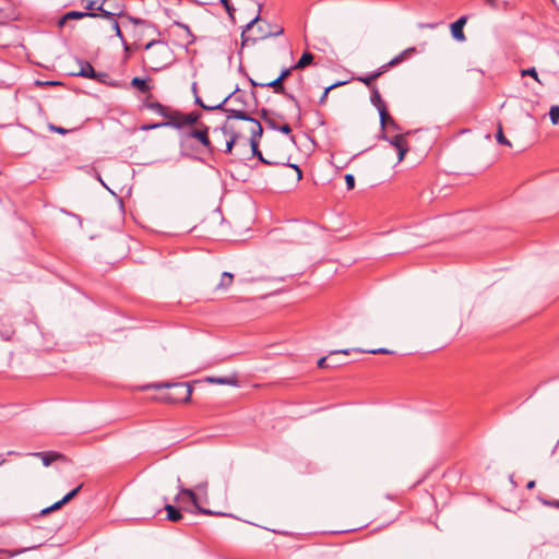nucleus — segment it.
Segmentation results:
<instances>
[{
    "mask_svg": "<svg viewBox=\"0 0 559 559\" xmlns=\"http://www.w3.org/2000/svg\"><path fill=\"white\" fill-rule=\"evenodd\" d=\"M81 2L87 12H95L98 14V17L106 20H111L115 16L127 19L131 24L134 25L133 36L136 38V40L141 39L146 29H153V32L159 34L157 26L150 21L132 16L128 13H124L123 10L108 11L105 9V5L109 2V0H82Z\"/></svg>",
    "mask_w": 559,
    "mask_h": 559,
    "instance_id": "nucleus-1",
    "label": "nucleus"
},
{
    "mask_svg": "<svg viewBox=\"0 0 559 559\" xmlns=\"http://www.w3.org/2000/svg\"><path fill=\"white\" fill-rule=\"evenodd\" d=\"M144 49L148 51L145 62L153 72L162 71L175 61L173 49L163 39L150 40Z\"/></svg>",
    "mask_w": 559,
    "mask_h": 559,
    "instance_id": "nucleus-2",
    "label": "nucleus"
},
{
    "mask_svg": "<svg viewBox=\"0 0 559 559\" xmlns=\"http://www.w3.org/2000/svg\"><path fill=\"white\" fill-rule=\"evenodd\" d=\"M151 389H175L176 393L169 394L166 400L171 403H187L190 402L192 395V385L190 383L182 382H158L148 385Z\"/></svg>",
    "mask_w": 559,
    "mask_h": 559,
    "instance_id": "nucleus-3",
    "label": "nucleus"
},
{
    "mask_svg": "<svg viewBox=\"0 0 559 559\" xmlns=\"http://www.w3.org/2000/svg\"><path fill=\"white\" fill-rule=\"evenodd\" d=\"M210 127L200 123V127L197 129H190L188 131H183L180 133V146L182 147L186 143V141L190 138L198 140L210 154H213L215 152V146L212 144L210 136Z\"/></svg>",
    "mask_w": 559,
    "mask_h": 559,
    "instance_id": "nucleus-4",
    "label": "nucleus"
},
{
    "mask_svg": "<svg viewBox=\"0 0 559 559\" xmlns=\"http://www.w3.org/2000/svg\"><path fill=\"white\" fill-rule=\"evenodd\" d=\"M230 119H238V120H245L252 123V127L250 129V140L249 144L250 146H254V143H259L260 138L263 135V128L259 120L251 117L247 111L245 110H229V116H227V121Z\"/></svg>",
    "mask_w": 559,
    "mask_h": 559,
    "instance_id": "nucleus-5",
    "label": "nucleus"
},
{
    "mask_svg": "<svg viewBox=\"0 0 559 559\" xmlns=\"http://www.w3.org/2000/svg\"><path fill=\"white\" fill-rule=\"evenodd\" d=\"M249 81L252 86L271 87V88H273L274 93L280 94V95L284 96L285 98L289 99L290 102H293L297 109V118L298 119L301 118V109H300V104H299L298 99L286 90L284 83L278 78H276L273 81L265 82V83L255 82L252 79H249Z\"/></svg>",
    "mask_w": 559,
    "mask_h": 559,
    "instance_id": "nucleus-6",
    "label": "nucleus"
},
{
    "mask_svg": "<svg viewBox=\"0 0 559 559\" xmlns=\"http://www.w3.org/2000/svg\"><path fill=\"white\" fill-rule=\"evenodd\" d=\"M214 132H222V134L228 136L223 152L225 154H230L234 146L240 139V133L234 128V126L228 124L227 121L223 126L214 128Z\"/></svg>",
    "mask_w": 559,
    "mask_h": 559,
    "instance_id": "nucleus-7",
    "label": "nucleus"
},
{
    "mask_svg": "<svg viewBox=\"0 0 559 559\" xmlns=\"http://www.w3.org/2000/svg\"><path fill=\"white\" fill-rule=\"evenodd\" d=\"M179 493L186 495L191 500L192 504L194 506L197 513L204 514V515H217V516H224L226 515L223 512L212 511L210 509L203 508L199 504L198 497L195 492L192 489L185 488L182 486H179Z\"/></svg>",
    "mask_w": 559,
    "mask_h": 559,
    "instance_id": "nucleus-8",
    "label": "nucleus"
},
{
    "mask_svg": "<svg viewBox=\"0 0 559 559\" xmlns=\"http://www.w3.org/2000/svg\"><path fill=\"white\" fill-rule=\"evenodd\" d=\"M467 20H468L467 15H462L455 22L450 24L451 36L453 37L454 40L460 41V43L466 40L463 28H464Z\"/></svg>",
    "mask_w": 559,
    "mask_h": 559,
    "instance_id": "nucleus-9",
    "label": "nucleus"
},
{
    "mask_svg": "<svg viewBox=\"0 0 559 559\" xmlns=\"http://www.w3.org/2000/svg\"><path fill=\"white\" fill-rule=\"evenodd\" d=\"M29 455L40 457L43 461L44 466H50L52 462L59 461V460H66V456L62 453L55 452V451H48V452H34Z\"/></svg>",
    "mask_w": 559,
    "mask_h": 559,
    "instance_id": "nucleus-10",
    "label": "nucleus"
},
{
    "mask_svg": "<svg viewBox=\"0 0 559 559\" xmlns=\"http://www.w3.org/2000/svg\"><path fill=\"white\" fill-rule=\"evenodd\" d=\"M84 17H98V14L95 12H87L85 11H69L62 15V17L59 20L58 24L59 26H62L67 20H81Z\"/></svg>",
    "mask_w": 559,
    "mask_h": 559,
    "instance_id": "nucleus-11",
    "label": "nucleus"
},
{
    "mask_svg": "<svg viewBox=\"0 0 559 559\" xmlns=\"http://www.w3.org/2000/svg\"><path fill=\"white\" fill-rule=\"evenodd\" d=\"M167 120L165 122H173L174 124H166V128H174V129H183V118L182 112L180 110H169L167 116L165 117Z\"/></svg>",
    "mask_w": 559,
    "mask_h": 559,
    "instance_id": "nucleus-12",
    "label": "nucleus"
},
{
    "mask_svg": "<svg viewBox=\"0 0 559 559\" xmlns=\"http://www.w3.org/2000/svg\"><path fill=\"white\" fill-rule=\"evenodd\" d=\"M78 64L79 71L73 72L72 75L82 76L91 80L92 78H94L95 69L87 60L79 59Z\"/></svg>",
    "mask_w": 559,
    "mask_h": 559,
    "instance_id": "nucleus-13",
    "label": "nucleus"
},
{
    "mask_svg": "<svg viewBox=\"0 0 559 559\" xmlns=\"http://www.w3.org/2000/svg\"><path fill=\"white\" fill-rule=\"evenodd\" d=\"M406 134H395L393 136H389L385 131L380 132L378 135L379 140L388 141L394 148H399L404 145L406 141Z\"/></svg>",
    "mask_w": 559,
    "mask_h": 559,
    "instance_id": "nucleus-14",
    "label": "nucleus"
},
{
    "mask_svg": "<svg viewBox=\"0 0 559 559\" xmlns=\"http://www.w3.org/2000/svg\"><path fill=\"white\" fill-rule=\"evenodd\" d=\"M164 510L167 512L166 519L170 522H179L183 519L181 510L173 504L165 503Z\"/></svg>",
    "mask_w": 559,
    "mask_h": 559,
    "instance_id": "nucleus-15",
    "label": "nucleus"
},
{
    "mask_svg": "<svg viewBox=\"0 0 559 559\" xmlns=\"http://www.w3.org/2000/svg\"><path fill=\"white\" fill-rule=\"evenodd\" d=\"M205 381L214 384L238 385V379L234 377H206Z\"/></svg>",
    "mask_w": 559,
    "mask_h": 559,
    "instance_id": "nucleus-16",
    "label": "nucleus"
},
{
    "mask_svg": "<svg viewBox=\"0 0 559 559\" xmlns=\"http://www.w3.org/2000/svg\"><path fill=\"white\" fill-rule=\"evenodd\" d=\"M150 79H144L140 76H134L130 84L132 87L136 88L141 93H148L151 91V86L148 85Z\"/></svg>",
    "mask_w": 559,
    "mask_h": 559,
    "instance_id": "nucleus-17",
    "label": "nucleus"
},
{
    "mask_svg": "<svg viewBox=\"0 0 559 559\" xmlns=\"http://www.w3.org/2000/svg\"><path fill=\"white\" fill-rule=\"evenodd\" d=\"M144 107L155 111L157 115L162 117H166L168 111L170 110L167 106L163 105L159 102H145Z\"/></svg>",
    "mask_w": 559,
    "mask_h": 559,
    "instance_id": "nucleus-18",
    "label": "nucleus"
},
{
    "mask_svg": "<svg viewBox=\"0 0 559 559\" xmlns=\"http://www.w3.org/2000/svg\"><path fill=\"white\" fill-rule=\"evenodd\" d=\"M234 281V274L230 272H223L219 283L215 286L216 290H227Z\"/></svg>",
    "mask_w": 559,
    "mask_h": 559,
    "instance_id": "nucleus-19",
    "label": "nucleus"
},
{
    "mask_svg": "<svg viewBox=\"0 0 559 559\" xmlns=\"http://www.w3.org/2000/svg\"><path fill=\"white\" fill-rule=\"evenodd\" d=\"M313 59H314V56L312 52L305 51L301 55V57L299 58V60L295 64L292 66V69H296V70L304 69L307 66L311 64L313 62Z\"/></svg>",
    "mask_w": 559,
    "mask_h": 559,
    "instance_id": "nucleus-20",
    "label": "nucleus"
},
{
    "mask_svg": "<svg viewBox=\"0 0 559 559\" xmlns=\"http://www.w3.org/2000/svg\"><path fill=\"white\" fill-rule=\"evenodd\" d=\"M202 117V114L198 110L190 111L188 114L182 112L183 123L185 127L193 126L199 123L200 118Z\"/></svg>",
    "mask_w": 559,
    "mask_h": 559,
    "instance_id": "nucleus-21",
    "label": "nucleus"
},
{
    "mask_svg": "<svg viewBox=\"0 0 559 559\" xmlns=\"http://www.w3.org/2000/svg\"><path fill=\"white\" fill-rule=\"evenodd\" d=\"M174 24L181 27L185 31L183 39L186 40L185 47L187 49L189 45H192L195 41V36L192 34L190 27L187 24L178 22V21H175Z\"/></svg>",
    "mask_w": 559,
    "mask_h": 559,
    "instance_id": "nucleus-22",
    "label": "nucleus"
},
{
    "mask_svg": "<svg viewBox=\"0 0 559 559\" xmlns=\"http://www.w3.org/2000/svg\"><path fill=\"white\" fill-rule=\"evenodd\" d=\"M370 102L378 110H379V108L386 107L384 100L382 99V97L376 86H372Z\"/></svg>",
    "mask_w": 559,
    "mask_h": 559,
    "instance_id": "nucleus-23",
    "label": "nucleus"
},
{
    "mask_svg": "<svg viewBox=\"0 0 559 559\" xmlns=\"http://www.w3.org/2000/svg\"><path fill=\"white\" fill-rule=\"evenodd\" d=\"M378 112L380 116V128H381V132H382V131H385L386 124H389L390 119H393V118L390 116L386 107L379 108Z\"/></svg>",
    "mask_w": 559,
    "mask_h": 559,
    "instance_id": "nucleus-24",
    "label": "nucleus"
},
{
    "mask_svg": "<svg viewBox=\"0 0 559 559\" xmlns=\"http://www.w3.org/2000/svg\"><path fill=\"white\" fill-rule=\"evenodd\" d=\"M284 33V28L283 27H277L275 31H272V32H264L262 27H259V36H258V39H263V38H267V37H276V36H280ZM257 38H252V41H255Z\"/></svg>",
    "mask_w": 559,
    "mask_h": 559,
    "instance_id": "nucleus-25",
    "label": "nucleus"
},
{
    "mask_svg": "<svg viewBox=\"0 0 559 559\" xmlns=\"http://www.w3.org/2000/svg\"><path fill=\"white\" fill-rule=\"evenodd\" d=\"M234 96V93H229L221 103L216 105H210L209 108H206V111H214V110H223L229 114V108H226V103Z\"/></svg>",
    "mask_w": 559,
    "mask_h": 559,
    "instance_id": "nucleus-26",
    "label": "nucleus"
},
{
    "mask_svg": "<svg viewBox=\"0 0 559 559\" xmlns=\"http://www.w3.org/2000/svg\"><path fill=\"white\" fill-rule=\"evenodd\" d=\"M269 112L270 111L267 109L262 108L261 109V118L264 120L267 128L277 131V128L280 124H277L274 119L269 117Z\"/></svg>",
    "mask_w": 559,
    "mask_h": 559,
    "instance_id": "nucleus-27",
    "label": "nucleus"
},
{
    "mask_svg": "<svg viewBox=\"0 0 559 559\" xmlns=\"http://www.w3.org/2000/svg\"><path fill=\"white\" fill-rule=\"evenodd\" d=\"M258 21H260L259 13L251 21H249L247 23V25L245 26V28L242 29V33H241L242 44H246L251 39L250 37L246 36V32L251 29Z\"/></svg>",
    "mask_w": 559,
    "mask_h": 559,
    "instance_id": "nucleus-28",
    "label": "nucleus"
},
{
    "mask_svg": "<svg viewBox=\"0 0 559 559\" xmlns=\"http://www.w3.org/2000/svg\"><path fill=\"white\" fill-rule=\"evenodd\" d=\"M345 82H342V81H337L329 86H326L321 95V97L319 98V104L320 105H323L325 102H326V98H328V95L330 93V91H332L333 88L337 87V86H341L343 85Z\"/></svg>",
    "mask_w": 559,
    "mask_h": 559,
    "instance_id": "nucleus-29",
    "label": "nucleus"
},
{
    "mask_svg": "<svg viewBox=\"0 0 559 559\" xmlns=\"http://www.w3.org/2000/svg\"><path fill=\"white\" fill-rule=\"evenodd\" d=\"M47 128H48L49 131H51L53 133L61 134V135L69 134V133L74 132L76 130V129H66L63 127L56 126L53 123H48Z\"/></svg>",
    "mask_w": 559,
    "mask_h": 559,
    "instance_id": "nucleus-30",
    "label": "nucleus"
},
{
    "mask_svg": "<svg viewBox=\"0 0 559 559\" xmlns=\"http://www.w3.org/2000/svg\"><path fill=\"white\" fill-rule=\"evenodd\" d=\"M252 156L257 157L261 163L265 165H273L272 162L264 158L262 152L259 150V143H254V146H251Z\"/></svg>",
    "mask_w": 559,
    "mask_h": 559,
    "instance_id": "nucleus-31",
    "label": "nucleus"
},
{
    "mask_svg": "<svg viewBox=\"0 0 559 559\" xmlns=\"http://www.w3.org/2000/svg\"><path fill=\"white\" fill-rule=\"evenodd\" d=\"M348 353H349V349L332 350L329 356L330 364H337V367L346 364V361L336 360L335 358H333V356L338 355V354L347 355Z\"/></svg>",
    "mask_w": 559,
    "mask_h": 559,
    "instance_id": "nucleus-32",
    "label": "nucleus"
},
{
    "mask_svg": "<svg viewBox=\"0 0 559 559\" xmlns=\"http://www.w3.org/2000/svg\"><path fill=\"white\" fill-rule=\"evenodd\" d=\"M496 140L499 144H502V145H507V146H511V143L510 141L504 136L503 134V131H502V127L501 124H499L498 127V130L496 132Z\"/></svg>",
    "mask_w": 559,
    "mask_h": 559,
    "instance_id": "nucleus-33",
    "label": "nucleus"
},
{
    "mask_svg": "<svg viewBox=\"0 0 559 559\" xmlns=\"http://www.w3.org/2000/svg\"><path fill=\"white\" fill-rule=\"evenodd\" d=\"M166 124H174V123L173 122H165V121L153 122V123H148V124H143L141 127V130L148 131V130H155V129H159V128H166Z\"/></svg>",
    "mask_w": 559,
    "mask_h": 559,
    "instance_id": "nucleus-34",
    "label": "nucleus"
},
{
    "mask_svg": "<svg viewBox=\"0 0 559 559\" xmlns=\"http://www.w3.org/2000/svg\"><path fill=\"white\" fill-rule=\"evenodd\" d=\"M549 119L552 124L559 123V105H554L550 107Z\"/></svg>",
    "mask_w": 559,
    "mask_h": 559,
    "instance_id": "nucleus-35",
    "label": "nucleus"
},
{
    "mask_svg": "<svg viewBox=\"0 0 559 559\" xmlns=\"http://www.w3.org/2000/svg\"><path fill=\"white\" fill-rule=\"evenodd\" d=\"M396 151H397V163H401L405 158L407 152L409 151L408 143L406 142L404 145L396 148Z\"/></svg>",
    "mask_w": 559,
    "mask_h": 559,
    "instance_id": "nucleus-36",
    "label": "nucleus"
},
{
    "mask_svg": "<svg viewBox=\"0 0 559 559\" xmlns=\"http://www.w3.org/2000/svg\"><path fill=\"white\" fill-rule=\"evenodd\" d=\"M357 80L359 82H362L365 85L367 86H372V83L377 80L376 75L373 73H370L368 75H365V76H359L357 78Z\"/></svg>",
    "mask_w": 559,
    "mask_h": 559,
    "instance_id": "nucleus-37",
    "label": "nucleus"
},
{
    "mask_svg": "<svg viewBox=\"0 0 559 559\" xmlns=\"http://www.w3.org/2000/svg\"><path fill=\"white\" fill-rule=\"evenodd\" d=\"M356 352H359V353H369V354H392V352L388 348H384V347H380V348H374V349H355Z\"/></svg>",
    "mask_w": 559,
    "mask_h": 559,
    "instance_id": "nucleus-38",
    "label": "nucleus"
},
{
    "mask_svg": "<svg viewBox=\"0 0 559 559\" xmlns=\"http://www.w3.org/2000/svg\"><path fill=\"white\" fill-rule=\"evenodd\" d=\"M318 367L321 368V369H324V368H335L337 367V364H330L329 361V357H321L318 362H317Z\"/></svg>",
    "mask_w": 559,
    "mask_h": 559,
    "instance_id": "nucleus-39",
    "label": "nucleus"
},
{
    "mask_svg": "<svg viewBox=\"0 0 559 559\" xmlns=\"http://www.w3.org/2000/svg\"><path fill=\"white\" fill-rule=\"evenodd\" d=\"M33 547H28V548H24V549H17V550H4V549H0V554H5L8 555L9 558H12V557H15L26 550H29L32 549ZM2 559V558H0Z\"/></svg>",
    "mask_w": 559,
    "mask_h": 559,
    "instance_id": "nucleus-40",
    "label": "nucleus"
},
{
    "mask_svg": "<svg viewBox=\"0 0 559 559\" xmlns=\"http://www.w3.org/2000/svg\"><path fill=\"white\" fill-rule=\"evenodd\" d=\"M112 23H111V26H112V29L115 32V35L120 39V40H123V34L121 32V28H120V25L119 23L115 20V17H112L110 20Z\"/></svg>",
    "mask_w": 559,
    "mask_h": 559,
    "instance_id": "nucleus-41",
    "label": "nucleus"
},
{
    "mask_svg": "<svg viewBox=\"0 0 559 559\" xmlns=\"http://www.w3.org/2000/svg\"><path fill=\"white\" fill-rule=\"evenodd\" d=\"M538 500H539L544 506L552 507V508L559 509V500H550V499H547V498H544V497H538Z\"/></svg>",
    "mask_w": 559,
    "mask_h": 559,
    "instance_id": "nucleus-42",
    "label": "nucleus"
},
{
    "mask_svg": "<svg viewBox=\"0 0 559 559\" xmlns=\"http://www.w3.org/2000/svg\"><path fill=\"white\" fill-rule=\"evenodd\" d=\"M107 79H109V74L107 72H97L96 70L94 78H92V80H95L100 83H106Z\"/></svg>",
    "mask_w": 559,
    "mask_h": 559,
    "instance_id": "nucleus-43",
    "label": "nucleus"
},
{
    "mask_svg": "<svg viewBox=\"0 0 559 559\" xmlns=\"http://www.w3.org/2000/svg\"><path fill=\"white\" fill-rule=\"evenodd\" d=\"M345 183L347 190H353L355 188V177L352 174H346L345 177Z\"/></svg>",
    "mask_w": 559,
    "mask_h": 559,
    "instance_id": "nucleus-44",
    "label": "nucleus"
},
{
    "mask_svg": "<svg viewBox=\"0 0 559 559\" xmlns=\"http://www.w3.org/2000/svg\"><path fill=\"white\" fill-rule=\"evenodd\" d=\"M238 91H239V88L236 87V90L231 92V93H234V96L230 99L235 103H239L245 106L246 105L245 96L242 94H237Z\"/></svg>",
    "mask_w": 559,
    "mask_h": 559,
    "instance_id": "nucleus-45",
    "label": "nucleus"
},
{
    "mask_svg": "<svg viewBox=\"0 0 559 559\" xmlns=\"http://www.w3.org/2000/svg\"><path fill=\"white\" fill-rule=\"evenodd\" d=\"M294 70L295 69H292V67L283 68L277 78L284 83V81L292 74Z\"/></svg>",
    "mask_w": 559,
    "mask_h": 559,
    "instance_id": "nucleus-46",
    "label": "nucleus"
},
{
    "mask_svg": "<svg viewBox=\"0 0 559 559\" xmlns=\"http://www.w3.org/2000/svg\"><path fill=\"white\" fill-rule=\"evenodd\" d=\"M60 508H62V507H61V506L59 504V502L57 501V502H55L53 504H51L50 507H47V508L43 509V510L40 511V515H46V514H48V513H50V512H52V511L59 510Z\"/></svg>",
    "mask_w": 559,
    "mask_h": 559,
    "instance_id": "nucleus-47",
    "label": "nucleus"
},
{
    "mask_svg": "<svg viewBox=\"0 0 559 559\" xmlns=\"http://www.w3.org/2000/svg\"><path fill=\"white\" fill-rule=\"evenodd\" d=\"M532 76L534 78L536 81H538V74H537V71L535 68H528L526 70H522V76Z\"/></svg>",
    "mask_w": 559,
    "mask_h": 559,
    "instance_id": "nucleus-48",
    "label": "nucleus"
},
{
    "mask_svg": "<svg viewBox=\"0 0 559 559\" xmlns=\"http://www.w3.org/2000/svg\"><path fill=\"white\" fill-rule=\"evenodd\" d=\"M284 165L288 166V167H292L296 171V174H297V181L301 180V178H302V170L300 169V167L298 165L289 164V163L284 164Z\"/></svg>",
    "mask_w": 559,
    "mask_h": 559,
    "instance_id": "nucleus-49",
    "label": "nucleus"
},
{
    "mask_svg": "<svg viewBox=\"0 0 559 559\" xmlns=\"http://www.w3.org/2000/svg\"><path fill=\"white\" fill-rule=\"evenodd\" d=\"M277 131L282 132L286 135H289L292 133V128L288 123H284V124L278 126Z\"/></svg>",
    "mask_w": 559,
    "mask_h": 559,
    "instance_id": "nucleus-50",
    "label": "nucleus"
},
{
    "mask_svg": "<svg viewBox=\"0 0 559 559\" xmlns=\"http://www.w3.org/2000/svg\"><path fill=\"white\" fill-rule=\"evenodd\" d=\"M37 86H48V85H60L61 83L58 81H39L35 82Z\"/></svg>",
    "mask_w": 559,
    "mask_h": 559,
    "instance_id": "nucleus-51",
    "label": "nucleus"
},
{
    "mask_svg": "<svg viewBox=\"0 0 559 559\" xmlns=\"http://www.w3.org/2000/svg\"><path fill=\"white\" fill-rule=\"evenodd\" d=\"M414 52H416V48L409 47V48L403 50L400 55L402 56V60L404 61L408 56H411Z\"/></svg>",
    "mask_w": 559,
    "mask_h": 559,
    "instance_id": "nucleus-52",
    "label": "nucleus"
},
{
    "mask_svg": "<svg viewBox=\"0 0 559 559\" xmlns=\"http://www.w3.org/2000/svg\"><path fill=\"white\" fill-rule=\"evenodd\" d=\"M194 104L200 106L204 110H206V108L210 107V105L203 103L202 98L198 94H195L194 96Z\"/></svg>",
    "mask_w": 559,
    "mask_h": 559,
    "instance_id": "nucleus-53",
    "label": "nucleus"
},
{
    "mask_svg": "<svg viewBox=\"0 0 559 559\" xmlns=\"http://www.w3.org/2000/svg\"><path fill=\"white\" fill-rule=\"evenodd\" d=\"M13 332L11 330L0 331V337L3 341H10L12 337Z\"/></svg>",
    "mask_w": 559,
    "mask_h": 559,
    "instance_id": "nucleus-54",
    "label": "nucleus"
},
{
    "mask_svg": "<svg viewBox=\"0 0 559 559\" xmlns=\"http://www.w3.org/2000/svg\"><path fill=\"white\" fill-rule=\"evenodd\" d=\"M391 66H388L386 64H383L382 67H380L378 70H376L374 72H372L376 78L378 79L380 75H382Z\"/></svg>",
    "mask_w": 559,
    "mask_h": 559,
    "instance_id": "nucleus-55",
    "label": "nucleus"
},
{
    "mask_svg": "<svg viewBox=\"0 0 559 559\" xmlns=\"http://www.w3.org/2000/svg\"><path fill=\"white\" fill-rule=\"evenodd\" d=\"M82 487H83V485H82V484H81V485H79L78 487H75L74 489H72L71 491H69V492L67 493V496H68L69 498H71V500H72L74 497H76V495L80 492V490L82 489Z\"/></svg>",
    "mask_w": 559,
    "mask_h": 559,
    "instance_id": "nucleus-56",
    "label": "nucleus"
},
{
    "mask_svg": "<svg viewBox=\"0 0 559 559\" xmlns=\"http://www.w3.org/2000/svg\"><path fill=\"white\" fill-rule=\"evenodd\" d=\"M403 60H402V56L399 53L397 56H395L394 58H392L389 62H388V66H391V67H394L399 63H401Z\"/></svg>",
    "mask_w": 559,
    "mask_h": 559,
    "instance_id": "nucleus-57",
    "label": "nucleus"
},
{
    "mask_svg": "<svg viewBox=\"0 0 559 559\" xmlns=\"http://www.w3.org/2000/svg\"><path fill=\"white\" fill-rule=\"evenodd\" d=\"M469 73L474 74L476 76V80H481L485 75L483 70H476V69L469 70Z\"/></svg>",
    "mask_w": 559,
    "mask_h": 559,
    "instance_id": "nucleus-58",
    "label": "nucleus"
},
{
    "mask_svg": "<svg viewBox=\"0 0 559 559\" xmlns=\"http://www.w3.org/2000/svg\"><path fill=\"white\" fill-rule=\"evenodd\" d=\"M224 9L228 13L229 17L234 19L235 8L231 5V3L224 5Z\"/></svg>",
    "mask_w": 559,
    "mask_h": 559,
    "instance_id": "nucleus-59",
    "label": "nucleus"
},
{
    "mask_svg": "<svg viewBox=\"0 0 559 559\" xmlns=\"http://www.w3.org/2000/svg\"><path fill=\"white\" fill-rule=\"evenodd\" d=\"M71 501V498H69L67 495L63 496L62 499H60L58 502L61 507H63L64 504H67L68 502Z\"/></svg>",
    "mask_w": 559,
    "mask_h": 559,
    "instance_id": "nucleus-60",
    "label": "nucleus"
},
{
    "mask_svg": "<svg viewBox=\"0 0 559 559\" xmlns=\"http://www.w3.org/2000/svg\"><path fill=\"white\" fill-rule=\"evenodd\" d=\"M109 7V11H119V10H122V7L120 4H112V3H109L108 4Z\"/></svg>",
    "mask_w": 559,
    "mask_h": 559,
    "instance_id": "nucleus-61",
    "label": "nucleus"
},
{
    "mask_svg": "<svg viewBox=\"0 0 559 559\" xmlns=\"http://www.w3.org/2000/svg\"><path fill=\"white\" fill-rule=\"evenodd\" d=\"M393 129L395 130H400V127L399 124L395 122L394 119H390V123H389Z\"/></svg>",
    "mask_w": 559,
    "mask_h": 559,
    "instance_id": "nucleus-62",
    "label": "nucleus"
},
{
    "mask_svg": "<svg viewBox=\"0 0 559 559\" xmlns=\"http://www.w3.org/2000/svg\"><path fill=\"white\" fill-rule=\"evenodd\" d=\"M121 44L123 46V49L126 51H129L130 50V45L127 43L126 38L123 37V40H121Z\"/></svg>",
    "mask_w": 559,
    "mask_h": 559,
    "instance_id": "nucleus-63",
    "label": "nucleus"
},
{
    "mask_svg": "<svg viewBox=\"0 0 559 559\" xmlns=\"http://www.w3.org/2000/svg\"><path fill=\"white\" fill-rule=\"evenodd\" d=\"M536 483L535 480H530L527 484H526V488L527 489H533L535 487Z\"/></svg>",
    "mask_w": 559,
    "mask_h": 559,
    "instance_id": "nucleus-64",
    "label": "nucleus"
}]
</instances>
